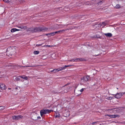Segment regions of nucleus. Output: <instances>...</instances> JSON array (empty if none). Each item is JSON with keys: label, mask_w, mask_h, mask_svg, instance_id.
Instances as JSON below:
<instances>
[{"label": "nucleus", "mask_w": 125, "mask_h": 125, "mask_svg": "<svg viewBox=\"0 0 125 125\" xmlns=\"http://www.w3.org/2000/svg\"><path fill=\"white\" fill-rule=\"evenodd\" d=\"M41 118V117L40 116H38V117H37L38 119H40Z\"/></svg>", "instance_id": "obj_37"}, {"label": "nucleus", "mask_w": 125, "mask_h": 125, "mask_svg": "<svg viewBox=\"0 0 125 125\" xmlns=\"http://www.w3.org/2000/svg\"><path fill=\"white\" fill-rule=\"evenodd\" d=\"M83 91V89L82 88L80 90V91L81 92H82Z\"/></svg>", "instance_id": "obj_34"}, {"label": "nucleus", "mask_w": 125, "mask_h": 125, "mask_svg": "<svg viewBox=\"0 0 125 125\" xmlns=\"http://www.w3.org/2000/svg\"><path fill=\"white\" fill-rule=\"evenodd\" d=\"M97 122H93L92 123V124H96V123H97Z\"/></svg>", "instance_id": "obj_33"}, {"label": "nucleus", "mask_w": 125, "mask_h": 125, "mask_svg": "<svg viewBox=\"0 0 125 125\" xmlns=\"http://www.w3.org/2000/svg\"><path fill=\"white\" fill-rule=\"evenodd\" d=\"M104 34L106 37H111L112 36V34L111 33H105Z\"/></svg>", "instance_id": "obj_11"}, {"label": "nucleus", "mask_w": 125, "mask_h": 125, "mask_svg": "<svg viewBox=\"0 0 125 125\" xmlns=\"http://www.w3.org/2000/svg\"><path fill=\"white\" fill-rule=\"evenodd\" d=\"M56 34V32H52L51 33H49L46 34L47 35H49L48 36H53L55 34Z\"/></svg>", "instance_id": "obj_14"}, {"label": "nucleus", "mask_w": 125, "mask_h": 125, "mask_svg": "<svg viewBox=\"0 0 125 125\" xmlns=\"http://www.w3.org/2000/svg\"><path fill=\"white\" fill-rule=\"evenodd\" d=\"M0 89L2 90H5L6 88V87L5 85L4 84H0Z\"/></svg>", "instance_id": "obj_8"}, {"label": "nucleus", "mask_w": 125, "mask_h": 125, "mask_svg": "<svg viewBox=\"0 0 125 125\" xmlns=\"http://www.w3.org/2000/svg\"><path fill=\"white\" fill-rule=\"evenodd\" d=\"M124 94H125V92L124 93H118L115 95V98L118 99L121 98Z\"/></svg>", "instance_id": "obj_3"}, {"label": "nucleus", "mask_w": 125, "mask_h": 125, "mask_svg": "<svg viewBox=\"0 0 125 125\" xmlns=\"http://www.w3.org/2000/svg\"><path fill=\"white\" fill-rule=\"evenodd\" d=\"M10 48H8L7 49V54L8 55V56L10 57V56H11V53H10V54H9V51H8L9 50H10Z\"/></svg>", "instance_id": "obj_15"}, {"label": "nucleus", "mask_w": 125, "mask_h": 125, "mask_svg": "<svg viewBox=\"0 0 125 125\" xmlns=\"http://www.w3.org/2000/svg\"><path fill=\"white\" fill-rule=\"evenodd\" d=\"M81 80H83V82L84 81H87V78H86V76H85L83 77V78H81Z\"/></svg>", "instance_id": "obj_17"}, {"label": "nucleus", "mask_w": 125, "mask_h": 125, "mask_svg": "<svg viewBox=\"0 0 125 125\" xmlns=\"http://www.w3.org/2000/svg\"><path fill=\"white\" fill-rule=\"evenodd\" d=\"M20 77H16L15 76L13 77V80L14 81H17L20 80Z\"/></svg>", "instance_id": "obj_12"}, {"label": "nucleus", "mask_w": 125, "mask_h": 125, "mask_svg": "<svg viewBox=\"0 0 125 125\" xmlns=\"http://www.w3.org/2000/svg\"><path fill=\"white\" fill-rule=\"evenodd\" d=\"M86 78H87V81H88L90 79V76L89 75H87L86 76Z\"/></svg>", "instance_id": "obj_26"}, {"label": "nucleus", "mask_w": 125, "mask_h": 125, "mask_svg": "<svg viewBox=\"0 0 125 125\" xmlns=\"http://www.w3.org/2000/svg\"><path fill=\"white\" fill-rule=\"evenodd\" d=\"M83 60L82 58H77L75 59H72V62H77L78 61H83Z\"/></svg>", "instance_id": "obj_9"}, {"label": "nucleus", "mask_w": 125, "mask_h": 125, "mask_svg": "<svg viewBox=\"0 0 125 125\" xmlns=\"http://www.w3.org/2000/svg\"><path fill=\"white\" fill-rule=\"evenodd\" d=\"M21 78L23 79H24L25 80H27L28 78L25 75H23L22 76H20Z\"/></svg>", "instance_id": "obj_18"}, {"label": "nucleus", "mask_w": 125, "mask_h": 125, "mask_svg": "<svg viewBox=\"0 0 125 125\" xmlns=\"http://www.w3.org/2000/svg\"><path fill=\"white\" fill-rule=\"evenodd\" d=\"M97 37V38H101V37Z\"/></svg>", "instance_id": "obj_42"}, {"label": "nucleus", "mask_w": 125, "mask_h": 125, "mask_svg": "<svg viewBox=\"0 0 125 125\" xmlns=\"http://www.w3.org/2000/svg\"><path fill=\"white\" fill-rule=\"evenodd\" d=\"M41 29H42L41 30V31H45L48 30V28L44 27H41Z\"/></svg>", "instance_id": "obj_13"}, {"label": "nucleus", "mask_w": 125, "mask_h": 125, "mask_svg": "<svg viewBox=\"0 0 125 125\" xmlns=\"http://www.w3.org/2000/svg\"><path fill=\"white\" fill-rule=\"evenodd\" d=\"M43 44V43H42V44H37L36 45V46L37 47H39V46H41Z\"/></svg>", "instance_id": "obj_25"}, {"label": "nucleus", "mask_w": 125, "mask_h": 125, "mask_svg": "<svg viewBox=\"0 0 125 125\" xmlns=\"http://www.w3.org/2000/svg\"><path fill=\"white\" fill-rule=\"evenodd\" d=\"M105 116H108L110 117V118H115L116 117H119L120 116L119 115H105Z\"/></svg>", "instance_id": "obj_6"}, {"label": "nucleus", "mask_w": 125, "mask_h": 125, "mask_svg": "<svg viewBox=\"0 0 125 125\" xmlns=\"http://www.w3.org/2000/svg\"><path fill=\"white\" fill-rule=\"evenodd\" d=\"M43 46L44 47H49L50 46L49 45H45Z\"/></svg>", "instance_id": "obj_32"}, {"label": "nucleus", "mask_w": 125, "mask_h": 125, "mask_svg": "<svg viewBox=\"0 0 125 125\" xmlns=\"http://www.w3.org/2000/svg\"><path fill=\"white\" fill-rule=\"evenodd\" d=\"M120 108H113L112 109H109L108 110L110 112H113L114 113H116L120 112L121 110Z\"/></svg>", "instance_id": "obj_2"}, {"label": "nucleus", "mask_w": 125, "mask_h": 125, "mask_svg": "<svg viewBox=\"0 0 125 125\" xmlns=\"http://www.w3.org/2000/svg\"><path fill=\"white\" fill-rule=\"evenodd\" d=\"M18 27L21 29H23L25 30L26 29H27V27H23L22 26H18Z\"/></svg>", "instance_id": "obj_19"}, {"label": "nucleus", "mask_w": 125, "mask_h": 125, "mask_svg": "<svg viewBox=\"0 0 125 125\" xmlns=\"http://www.w3.org/2000/svg\"><path fill=\"white\" fill-rule=\"evenodd\" d=\"M102 24L104 25H105V22H102Z\"/></svg>", "instance_id": "obj_35"}, {"label": "nucleus", "mask_w": 125, "mask_h": 125, "mask_svg": "<svg viewBox=\"0 0 125 125\" xmlns=\"http://www.w3.org/2000/svg\"><path fill=\"white\" fill-rule=\"evenodd\" d=\"M20 30L17 29L16 28H12L11 30V31L12 32H13L16 31H18Z\"/></svg>", "instance_id": "obj_16"}, {"label": "nucleus", "mask_w": 125, "mask_h": 125, "mask_svg": "<svg viewBox=\"0 0 125 125\" xmlns=\"http://www.w3.org/2000/svg\"><path fill=\"white\" fill-rule=\"evenodd\" d=\"M122 6L119 4H117L115 6V8L117 9H119L122 7Z\"/></svg>", "instance_id": "obj_20"}, {"label": "nucleus", "mask_w": 125, "mask_h": 125, "mask_svg": "<svg viewBox=\"0 0 125 125\" xmlns=\"http://www.w3.org/2000/svg\"><path fill=\"white\" fill-rule=\"evenodd\" d=\"M18 89V87H16L15 88V89H14V90H15V91H17V90Z\"/></svg>", "instance_id": "obj_30"}, {"label": "nucleus", "mask_w": 125, "mask_h": 125, "mask_svg": "<svg viewBox=\"0 0 125 125\" xmlns=\"http://www.w3.org/2000/svg\"><path fill=\"white\" fill-rule=\"evenodd\" d=\"M39 52L38 51H35L34 52V53L35 54H38L39 53Z\"/></svg>", "instance_id": "obj_22"}, {"label": "nucleus", "mask_w": 125, "mask_h": 125, "mask_svg": "<svg viewBox=\"0 0 125 125\" xmlns=\"http://www.w3.org/2000/svg\"><path fill=\"white\" fill-rule=\"evenodd\" d=\"M55 28H50V29L51 30H54L55 29Z\"/></svg>", "instance_id": "obj_28"}, {"label": "nucleus", "mask_w": 125, "mask_h": 125, "mask_svg": "<svg viewBox=\"0 0 125 125\" xmlns=\"http://www.w3.org/2000/svg\"><path fill=\"white\" fill-rule=\"evenodd\" d=\"M10 66H11V64H10V65H9Z\"/></svg>", "instance_id": "obj_39"}, {"label": "nucleus", "mask_w": 125, "mask_h": 125, "mask_svg": "<svg viewBox=\"0 0 125 125\" xmlns=\"http://www.w3.org/2000/svg\"><path fill=\"white\" fill-rule=\"evenodd\" d=\"M67 29H63L62 30H60L57 31H55L56 33H61L67 30Z\"/></svg>", "instance_id": "obj_10"}, {"label": "nucleus", "mask_w": 125, "mask_h": 125, "mask_svg": "<svg viewBox=\"0 0 125 125\" xmlns=\"http://www.w3.org/2000/svg\"><path fill=\"white\" fill-rule=\"evenodd\" d=\"M52 111V110H49L48 109L42 110L40 111L41 115L42 117L43 115L49 113H50L51 111Z\"/></svg>", "instance_id": "obj_1"}, {"label": "nucleus", "mask_w": 125, "mask_h": 125, "mask_svg": "<svg viewBox=\"0 0 125 125\" xmlns=\"http://www.w3.org/2000/svg\"><path fill=\"white\" fill-rule=\"evenodd\" d=\"M117 89H118V88H117Z\"/></svg>", "instance_id": "obj_43"}, {"label": "nucleus", "mask_w": 125, "mask_h": 125, "mask_svg": "<svg viewBox=\"0 0 125 125\" xmlns=\"http://www.w3.org/2000/svg\"><path fill=\"white\" fill-rule=\"evenodd\" d=\"M58 69H54L51 72H54V73L55 72H58Z\"/></svg>", "instance_id": "obj_24"}, {"label": "nucleus", "mask_w": 125, "mask_h": 125, "mask_svg": "<svg viewBox=\"0 0 125 125\" xmlns=\"http://www.w3.org/2000/svg\"><path fill=\"white\" fill-rule=\"evenodd\" d=\"M112 99L111 97H108L106 98V99L108 100L111 99Z\"/></svg>", "instance_id": "obj_29"}, {"label": "nucleus", "mask_w": 125, "mask_h": 125, "mask_svg": "<svg viewBox=\"0 0 125 125\" xmlns=\"http://www.w3.org/2000/svg\"><path fill=\"white\" fill-rule=\"evenodd\" d=\"M8 89L9 90H10L11 89V88H8Z\"/></svg>", "instance_id": "obj_38"}, {"label": "nucleus", "mask_w": 125, "mask_h": 125, "mask_svg": "<svg viewBox=\"0 0 125 125\" xmlns=\"http://www.w3.org/2000/svg\"><path fill=\"white\" fill-rule=\"evenodd\" d=\"M72 65H65L64 66H62L61 67H60L58 69V71H61L62 70H63L65 69L66 68L68 67L69 66H71Z\"/></svg>", "instance_id": "obj_7"}, {"label": "nucleus", "mask_w": 125, "mask_h": 125, "mask_svg": "<svg viewBox=\"0 0 125 125\" xmlns=\"http://www.w3.org/2000/svg\"><path fill=\"white\" fill-rule=\"evenodd\" d=\"M10 51V52H11V50Z\"/></svg>", "instance_id": "obj_41"}, {"label": "nucleus", "mask_w": 125, "mask_h": 125, "mask_svg": "<svg viewBox=\"0 0 125 125\" xmlns=\"http://www.w3.org/2000/svg\"><path fill=\"white\" fill-rule=\"evenodd\" d=\"M55 117V118H60V115L59 114H58L57 115H56Z\"/></svg>", "instance_id": "obj_23"}, {"label": "nucleus", "mask_w": 125, "mask_h": 125, "mask_svg": "<svg viewBox=\"0 0 125 125\" xmlns=\"http://www.w3.org/2000/svg\"><path fill=\"white\" fill-rule=\"evenodd\" d=\"M3 1L6 3H8L9 2V1L8 0H3Z\"/></svg>", "instance_id": "obj_27"}, {"label": "nucleus", "mask_w": 125, "mask_h": 125, "mask_svg": "<svg viewBox=\"0 0 125 125\" xmlns=\"http://www.w3.org/2000/svg\"><path fill=\"white\" fill-rule=\"evenodd\" d=\"M36 66H20V67H32Z\"/></svg>", "instance_id": "obj_21"}, {"label": "nucleus", "mask_w": 125, "mask_h": 125, "mask_svg": "<svg viewBox=\"0 0 125 125\" xmlns=\"http://www.w3.org/2000/svg\"><path fill=\"white\" fill-rule=\"evenodd\" d=\"M41 29H41V27H35L33 29L31 30V31L32 32H36L38 31H41Z\"/></svg>", "instance_id": "obj_5"}, {"label": "nucleus", "mask_w": 125, "mask_h": 125, "mask_svg": "<svg viewBox=\"0 0 125 125\" xmlns=\"http://www.w3.org/2000/svg\"><path fill=\"white\" fill-rule=\"evenodd\" d=\"M3 107L2 106L0 107V110H2L3 109Z\"/></svg>", "instance_id": "obj_31"}, {"label": "nucleus", "mask_w": 125, "mask_h": 125, "mask_svg": "<svg viewBox=\"0 0 125 125\" xmlns=\"http://www.w3.org/2000/svg\"><path fill=\"white\" fill-rule=\"evenodd\" d=\"M23 116L21 115H14L12 116V118L13 120H16L23 118Z\"/></svg>", "instance_id": "obj_4"}, {"label": "nucleus", "mask_w": 125, "mask_h": 125, "mask_svg": "<svg viewBox=\"0 0 125 125\" xmlns=\"http://www.w3.org/2000/svg\"><path fill=\"white\" fill-rule=\"evenodd\" d=\"M69 61H70V62H72V60H69Z\"/></svg>", "instance_id": "obj_40"}, {"label": "nucleus", "mask_w": 125, "mask_h": 125, "mask_svg": "<svg viewBox=\"0 0 125 125\" xmlns=\"http://www.w3.org/2000/svg\"><path fill=\"white\" fill-rule=\"evenodd\" d=\"M65 90H64V93H67V90H66V91H65Z\"/></svg>", "instance_id": "obj_36"}]
</instances>
